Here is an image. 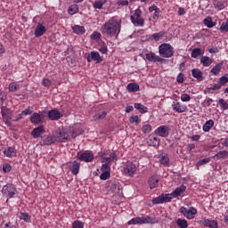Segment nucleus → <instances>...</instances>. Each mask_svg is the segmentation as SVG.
<instances>
[{
	"mask_svg": "<svg viewBox=\"0 0 228 228\" xmlns=\"http://www.w3.org/2000/svg\"><path fill=\"white\" fill-rule=\"evenodd\" d=\"M215 158H216L217 159H223L224 158H228V151L225 150L221 151L215 155Z\"/></svg>",
	"mask_w": 228,
	"mask_h": 228,
	"instance_id": "nucleus-42",
	"label": "nucleus"
},
{
	"mask_svg": "<svg viewBox=\"0 0 228 228\" xmlns=\"http://www.w3.org/2000/svg\"><path fill=\"white\" fill-rule=\"evenodd\" d=\"M160 165H164L165 167H168L170 165V159H168V156L162 155L159 159Z\"/></svg>",
	"mask_w": 228,
	"mask_h": 228,
	"instance_id": "nucleus-38",
	"label": "nucleus"
},
{
	"mask_svg": "<svg viewBox=\"0 0 228 228\" xmlns=\"http://www.w3.org/2000/svg\"><path fill=\"white\" fill-rule=\"evenodd\" d=\"M101 170L102 172H111V167H110V164L106 162L105 164L102 165Z\"/></svg>",
	"mask_w": 228,
	"mask_h": 228,
	"instance_id": "nucleus-54",
	"label": "nucleus"
},
{
	"mask_svg": "<svg viewBox=\"0 0 228 228\" xmlns=\"http://www.w3.org/2000/svg\"><path fill=\"white\" fill-rule=\"evenodd\" d=\"M138 120H139L138 116H132L129 118L130 124H134V122H138Z\"/></svg>",
	"mask_w": 228,
	"mask_h": 228,
	"instance_id": "nucleus-62",
	"label": "nucleus"
},
{
	"mask_svg": "<svg viewBox=\"0 0 228 228\" xmlns=\"http://www.w3.org/2000/svg\"><path fill=\"white\" fill-rule=\"evenodd\" d=\"M128 92H138L140 90V86L136 83H130L126 86Z\"/></svg>",
	"mask_w": 228,
	"mask_h": 228,
	"instance_id": "nucleus-36",
	"label": "nucleus"
},
{
	"mask_svg": "<svg viewBox=\"0 0 228 228\" xmlns=\"http://www.w3.org/2000/svg\"><path fill=\"white\" fill-rule=\"evenodd\" d=\"M219 29H220V31H222V33H227V31H228V20L225 22L222 23Z\"/></svg>",
	"mask_w": 228,
	"mask_h": 228,
	"instance_id": "nucleus-49",
	"label": "nucleus"
},
{
	"mask_svg": "<svg viewBox=\"0 0 228 228\" xmlns=\"http://www.w3.org/2000/svg\"><path fill=\"white\" fill-rule=\"evenodd\" d=\"M42 85H43V86H51V85H53V83L51 82V80L49 78H44L42 81Z\"/></svg>",
	"mask_w": 228,
	"mask_h": 228,
	"instance_id": "nucleus-57",
	"label": "nucleus"
},
{
	"mask_svg": "<svg viewBox=\"0 0 228 228\" xmlns=\"http://www.w3.org/2000/svg\"><path fill=\"white\" fill-rule=\"evenodd\" d=\"M73 33L76 35H85V32L86 31L85 29V27L79 26V25H75L72 27Z\"/></svg>",
	"mask_w": 228,
	"mask_h": 228,
	"instance_id": "nucleus-27",
	"label": "nucleus"
},
{
	"mask_svg": "<svg viewBox=\"0 0 228 228\" xmlns=\"http://www.w3.org/2000/svg\"><path fill=\"white\" fill-rule=\"evenodd\" d=\"M142 131L144 134H147L152 131V126H151V125H144L142 126Z\"/></svg>",
	"mask_w": 228,
	"mask_h": 228,
	"instance_id": "nucleus-50",
	"label": "nucleus"
},
{
	"mask_svg": "<svg viewBox=\"0 0 228 228\" xmlns=\"http://www.w3.org/2000/svg\"><path fill=\"white\" fill-rule=\"evenodd\" d=\"M155 134L162 138H167L170 134V132L168 131V126H160L155 130Z\"/></svg>",
	"mask_w": 228,
	"mask_h": 228,
	"instance_id": "nucleus-12",
	"label": "nucleus"
},
{
	"mask_svg": "<svg viewBox=\"0 0 228 228\" xmlns=\"http://www.w3.org/2000/svg\"><path fill=\"white\" fill-rule=\"evenodd\" d=\"M72 227L73 228H85V224H83V222H81V221H75L72 224Z\"/></svg>",
	"mask_w": 228,
	"mask_h": 228,
	"instance_id": "nucleus-52",
	"label": "nucleus"
},
{
	"mask_svg": "<svg viewBox=\"0 0 228 228\" xmlns=\"http://www.w3.org/2000/svg\"><path fill=\"white\" fill-rule=\"evenodd\" d=\"M46 31L45 26L42 25V23H37L34 35L36 38H40Z\"/></svg>",
	"mask_w": 228,
	"mask_h": 228,
	"instance_id": "nucleus-16",
	"label": "nucleus"
},
{
	"mask_svg": "<svg viewBox=\"0 0 228 228\" xmlns=\"http://www.w3.org/2000/svg\"><path fill=\"white\" fill-rule=\"evenodd\" d=\"M148 183L150 184L151 190H154V188H158V184L159 183V177L158 175H152L149 180Z\"/></svg>",
	"mask_w": 228,
	"mask_h": 228,
	"instance_id": "nucleus-24",
	"label": "nucleus"
},
{
	"mask_svg": "<svg viewBox=\"0 0 228 228\" xmlns=\"http://www.w3.org/2000/svg\"><path fill=\"white\" fill-rule=\"evenodd\" d=\"M47 115H48L49 120H60V118L63 117V114H61V112H60L56 109H53L52 110L48 111Z\"/></svg>",
	"mask_w": 228,
	"mask_h": 228,
	"instance_id": "nucleus-13",
	"label": "nucleus"
},
{
	"mask_svg": "<svg viewBox=\"0 0 228 228\" xmlns=\"http://www.w3.org/2000/svg\"><path fill=\"white\" fill-rule=\"evenodd\" d=\"M176 225L180 228H188V221H186V219L178 218L176 220Z\"/></svg>",
	"mask_w": 228,
	"mask_h": 228,
	"instance_id": "nucleus-37",
	"label": "nucleus"
},
{
	"mask_svg": "<svg viewBox=\"0 0 228 228\" xmlns=\"http://www.w3.org/2000/svg\"><path fill=\"white\" fill-rule=\"evenodd\" d=\"M186 191V185L182 184L180 187H177L174 191L171 192V197H174V199H177V197H181L183 193Z\"/></svg>",
	"mask_w": 228,
	"mask_h": 228,
	"instance_id": "nucleus-19",
	"label": "nucleus"
},
{
	"mask_svg": "<svg viewBox=\"0 0 228 228\" xmlns=\"http://www.w3.org/2000/svg\"><path fill=\"white\" fill-rule=\"evenodd\" d=\"M161 13V10H157L155 11L154 14H153V20H158V19H159V14Z\"/></svg>",
	"mask_w": 228,
	"mask_h": 228,
	"instance_id": "nucleus-61",
	"label": "nucleus"
},
{
	"mask_svg": "<svg viewBox=\"0 0 228 228\" xmlns=\"http://www.w3.org/2000/svg\"><path fill=\"white\" fill-rule=\"evenodd\" d=\"M1 113H2V117L4 120V122H6V124H8V122H10V120H12V110H10V109H8L4 106H2Z\"/></svg>",
	"mask_w": 228,
	"mask_h": 228,
	"instance_id": "nucleus-14",
	"label": "nucleus"
},
{
	"mask_svg": "<svg viewBox=\"0 0 228 228\" xmlns=\"http://www.w3.org/2000/svg\"><path fill=\"white\" fill-rule=\"evenodd\" d=\"M201 224L205 227L208 228H218V222L216 220L203 219Z\"/></svg>",
	"mask_w": 228,
	"mask_h": 228,
	"instance_id": "nucleus-22",
	"label": "nucleus"
},
{
	"mask_svg": "<svg viewBox=\"0 0 228 228\" xmlns=\"http://www.w3.org/2000/svg\"><path fill=\"white\" fill-rule=\"evenodd\" d=\"M125 174H129V175H132V174H134L136 172V165H134L133 162H127L126 167L124 168Z\"/></svg>",
	"mask_w": 228,
	"mask_h": 228,
	"instance_id": "nucleus-23",
	"label": "nucleus"
},
{
	"mask_svg": "<svg viewBox=\"0 0 228 228\" xmlns=\"http://www.w3.org/2000/svg\"><path fill=\"white\" fill-rule=\"evenodd\" d=\"M106 115H108V112L102 111V113L95 114L93 118L95 121L102 120L106 118Z\"/></svg>",
	"mask_w": 228,
	"mask_h": 228,
	"instance_id": "nucleus-40",
	"label": "nucleus"
},
{
	"mask_svg": "<svg viewBox=\"0 0 228 228\" xmlns=\"http://www.w3.org/2000/svg\"><path fill=\"white\" fill-rule=\"evenodd\" d=\"M97 38H101V34L97 31H94L92 35H91V40H97Z\"/></svg>",
	"mask_w": 228,
	"mask_h": 228,
	"instance_id": "nucleus-58",
	"label": "nucleus"
},
{
	"mask_svg": "<svg viewBox=\"0 0 228 228\" xmlns=\"http://www.w3.org/2000/svg\"><path fill=\"white\" fill-rule=\"evenodd\" d=\"M120 20L112 18L101 28V32L109 37H115L120 33Z\"/></svg>",
	"mask_w": 228,
	"mask_h": 228,
	"instance_id": "nucleus-1",
	"label": "nucleus"
},
{
	"mask_svg": "<svg viewBox=\"0 0 228 228\" xmlns=\"http://www.w3.org/2000/svg\"><path fill=\"white\" fill-rule=\"evenodd\" d=\"M172 109L175 113H184L188 110V107L185 104H181L179 102H173Z\"/></svg>",
	"mask_w": 228,
	"mask_h": 228,
	"instance_id": "nucleus-11",
	"label": "nucleus"
},
{
	"mask_svg": "<svg viewBox=\"0 0 228 228\" xmlns=\"http://www.w3.org/2000/svg\"><path fill=\"white\" fill-rule=\"evenodd\" d=\"M200 63H202L203 67H209L211 63H213V59L208 57V56H202L200 58Z\"/></svg>",
	"mask_w": 228,
	"mask_h": 228,
	"instance_id": "nucleus-29",
	"label": "nucleus"
},
{
	"mask_svg": "<svg viewBox=\"0 0 228 228\" xmlns=\"http://www.w3.org/2000/svg\"><path fill=\"white\" fill-rule=\"evenodd\" d=\"M208 53H210V54H216V53H218V47L209 48Z\"/></svg>",
	"mask_w": 228,
	"mask_h": 228,
	"instance_id": "nucleus-64",
	"label": "nucleus"
},
{
	"mask_svg": "<svg viewBox=\"0 0 228 228\" xmlns=\"http://www.w3.org/2000/svg\"><path fill=\"white\" fill-rule=\"evenodd\" d=\"M86 58L88 63H91V61H95V63H102V61H104V57L101 56L99 52L95 51L86 53Z\"/></svg>",
	"mask_w": 228,
	"mask_h": 228,
	"instance_id": "nucleus-7",
	"label": "nucleus"
},
{
	"mask_svg": "<svg viewBox=\"0 0 228 228\" xmlns=\"http://www.w3.org/2000/svg\"><path fill=\"white\" fill-rule=\"evenodd\" d=\"M218 104L222 108V110H228V103L223 98L218 100Z\"/></svg>",
	"mask_w": 228,
	"mask_h": 228,
	"instance_id": "nucleus-47",
	"label": "nucleus"
},
{
	"mask_svg": "<svg viewBox=\"0 0 228 228\" xmlns=\"http://www.w3.org/2000/svg\"><path fill=\"white\" fill-rule=\"evenodd\" d=\"M12 170V166H10V164H5L3 166V172H4V174H7V172H10Z\"/></svg>",
	"mask_w": 228,
	"mask_h": 228,
	"instance_id": "nucleus-59",
	"label": "nucleus"
},
{
	"mask_svg": "<svg viewBox=\"0 0 228 228\" xmlns=\"http://www.w3.org/2000/svg\"><path fill=\"white\" fill-rule=\"evenodd\" d=\"M30 122L32 124H35V126H38V124H40V122H42V116L37 112H34L30 116Z\"/></svg>",
	"mask_w": 228,
	"mask_h": 228,
	"instance_id": "nucleus-25",
	"label": "nucleus"
},
{
	"mask_svg": "<svg viewBox=\"0 0 228 228\" xmlns=\"http://www.w3.org/2000/svg\"><path fill=\"white\" fill-rule=\"evenodd\" d=\"M222 67H224V63H218L216 64L212 69L211 74H214V76H218L220 74V70H222Z\"/></svg>",
	"mask_w": 228,
	"mask_h": 228,
	"instance_id": "nucleus-35",
	"label": "nucleus"
},
{
	"mask_svg": "<svg viewBox=\"0 0 228 228\" xmlns=\"http://www.w3.org/2000/svg\"><path fill=\"white\" fill-rule=\"evenodd\" d=\"M176 81L177 83H179L180 85L184 83V74L183 73H179L177 77H176Z\"/></svg>",
	"mask_w": 228,
	"mask_h": 228,
	"instance_id": "nucleus-56",
	"label": "nucleus"
},
{
	"mask_svg": "<svg viewBox=\"0 0 228 228\" xmlns=\"http://www.w3.org/2000/svg\"><path fill=\"white\" fill-rule=\"evenodd\" d=\"M156 218H152L151 216H142V217H134L130 221H128V225H142L143 224H156Z\"/></svg>",
	"mask_w": 228,
	"mask_h": 228,
	"instance_id": "nucleus-4",
	"label": "nucleus"
},
{
	"mask_svg": "<svg viewBox=\"0 0 228 228\" xmlns=\"http://www.w3.org/2000/svg\"><path fill=\"white\" fill-rule=\"evenodd\" d=\"M209 161H211V158H205L203 159H200L197 162L196 167L199 168V167H202V165H207V163H209Z\"/></svg>",
	"mask_w": 228,
	"mask_h": 228,
	"instance_id": "nucleus-45",
	"label": "nucleus"
},
{
	"mask_svg": "<svg viewBox=\"0 0 228 228\" xmlns=\"http://www.w3.org/2000/svg\"><path fill=\"white\" fill-rule=\"evenodd\" d=\"M17 193H19V191H17V187H15L13 183H7L6 185L3 186L2 195H4V197H6L7 202L8 200H10V199H13V197H15Z\"/></svg>",
	"mask_w": 228,
	"mask_h": 228,
	"instance_id": "nucleus-3",
	"label": "nucleus"
},
{
	"mask_svg": "<svg viewBox=\"0 0 228 228\" xmlns=\"http://www.w3.org/2000/svg\"><path fill=\"white\" fill-rule=\"evenodd\" d=\"M181 101L183 102H188L191 101V97L188 94H183L181 95Z\"/></svg>",
	"mask_w": 228,
	"mask_h": 228,
	"instance_id": "nucleus-51",
	"label": "nucleus"
},
{
	"mask_svg": "<svg viewBox=\"0 0 228 228\" xmlns=\"http://www.w3.org/2000/svg\"><path fill=\"white\" fill-rule=\"evenodd\" d=\"M77 158L79 159V161H84L85 163H92L94 161V153L89 151H86L84 152H77Z\"/></svg>",
	"mask_w": 228,
	"mask_h": 228,
	"instance_id": "nucleus-8",
	"label": "nucleus"
},
{
	"mask_svg": "<svg viewBox=\"0 0 228 228\" xmlns=\"http://www.w3.org/2000/svg\"><path fill=\"white\" fill-rule=\"evenodd\" d=\"M179 211L189 220H192V218H195V215H197V208L193 207H191L189 209L186 207H181Z\"/></svg>",
	"mask_w": 228,
	"mask_h": 228,
	"instance_id": "nucleus-9",
	"label": "nucleus"
},
{
	"mask_svg": "<svg viewBox=\"0 0 228 228\" xmlns=\"http://www.w3.org/2000/svg\"><path fill=\"white\" fill-rule=\"evenodd\" d=\"M77 12H79V5H77V4H71L68 9V13L69 15H76Z\"/></svg>",
	"mask_w": 228,
	"mask_h": 228,
	"instance_id": "nucleus-31",
	"label": "nucleus"
},
{
	"mask_svg": "<svg viewBox=\"0 0 228 228\" xmlns=\"http://www.w3.org/2000/svg\"><path fill=\"white\" fill-rule=\"evenodd\" d=\"M165 37V32H158L151 35V38L155 40V42H158L159 38H163Z\"/></svg>",
	"mask_w": 228,
	"mask_h": 228,
	"instance_id": "nucleus-44",
	"label": "nucleus"
},
{
	"mask_svg": "<svg viewBox=\"0 0 228 228\" xmlns=\"http://www.w3.org/2000/svg\"><path fill=\"white\" fill-rule=\"evenodd\" d=\"M79 168H81V163L77 160H74L71 165H69V170L73 175H77L79 174Z\"/></svg>",
	"mask_w": 228,
	"mask_h": 228,
	"instance_id": "nucleus-17",
	"label": "nucleus"
},
{
	"mask_svg": "<svg viewBox=\"0 0 228 228\" xmlns=\"http://www.w3.org/2000/svg\"><path fill=\"white\" fill-rule=\"evenodd\" d=\"M110 177H111V175L108 171H102V174L100 175V179H102V181H106L110 179Z\"/></svg>",
	"mask_w": 228,
	"mask_h": 228,
	"instance_id": "nucleus-48",
	"label": "nucleus"
},
{
	"mask_svg": "<svg viewBox=\"0 0 228 228\" xmlns=\"http://www.w3.org/2000/svg\"><path fill=\"white\" fill-rule=\"evenodd\" d=\"M43 133H45V128H44V126H40L31 131V136L33 138H40Z\"/></svg>",
	"mask_w": 228,
	"mask_h": 228,
	"instance_id": "nucleus-21",
	"label": "nucleus"
},
{
	"mask_svg": "<svg viewBox=\"0 0 228 228\" xmlns=\"http://www.w3.org/2000/svg\"><path fill=\"white\" fill-rule=\"evenodd\" d=\"M117 4H118V6H128L129 1H127V0L118 1Z\"/></svg>",
	"mask_w": 228,
	"mask_h": 228,
	"instance_id": "nucleus-60",
	"label": "nucleus"
},
{
	"mask_svg": "<svg viewBox=\"0 0 228 228\" xmlns=\"http://www.w3.org/2000/svg\"><path fill=\"white\" fill-rule=\"evenodd\" d=\"M106 1L107 0H96L94 1V3L93 4V7L95 10H102V6H104V4H106Z\"/></svg>",
	"mask_w": 228,
	"mask_h": 228,
	"instance_id": "nucleus-30",
	"label": "nucleus"
},
{
	"mask_svg": "<svg viewBox=\"0 0 228 228\" xmlns=\"http://www.w3.org/2000/svg\"><path fill=\"white\" fill-rule=\"evenodd\" d=\"M213 126H215V121H213V119H209L206 121V123L203 125V131L205 133H209Z\"/></svg>",
	"mask_w": 228,
	"mask_h": 228,
	"instance_id": "nucleus-28",
	"label": "nucleus"
},
{
	"mask_svg": "<svg viewBox=\"0 0 228 228\" xmlns=\"http://www.w3.org/2000/svg\"><path fill=\"white\" fill-rule=\"evenodd\" d=\"M203 24H205L207 28H215V26H216V23L213 22V18L209 16L204 19Z\"/></svg>",
	"mask_w": 228,
	"mask_h": 228,
	"instance_id": "nucleus-32",
	"label": "nucleus"
},
{
	"mask_svg": "<svg viewBox=\"0 0 228 228\" xmlns=\"http://www.w3.org/2000/svg\"><path fill=\"white\" fill-rule=\"evenodd\" d=\"M4 154L6 158H15L17 156V150L12 146H8L4 150Z\"/></svg>",
	"mask_w": 228,
	"mask_h": 228,
	"instance_id": "nucleus-20",
	"label": "nucleus"
},
{
	"mask_svg": "<svg viewBox=\"0 0 228 228\" xmlns=\"http://www.w3.org/2000/svg\"><path fill=\"white\" fill-rule=\"evenodd\" d=\"M99 51L102 53V54H107L108 53V46L103 43L100 48Z\"/></svg>",
	"mask_w": 228,
	"mask_h": 228,
	"instance_id": "nucleus-55",
	"label": "nucleus"
},
{
	"mask_svg": "<svg viewBox=\"0 0 228 228\" xmlns=\"http://www.w3.org/2000/svg\"><path fill=\"white\" fill-rule=\"evenodd\" d=\"M191 74H192V77L195 78V79H198V81H202L204 79V77L203 76V73L200 69H193L191 70Z\"/></svg>",
	"mask_w": 228,
	"mask_h": 228,
	"instance_id": "nucleus-26",
	"label": "nucleus"
},
{
	"mask_svg": "<svg viewBox=\"0 0 228 228\" xmlns=\"http://www.w3.org/2000/svg\"><path fill=\"white\" fill-rule=\"evenodd\" d=\"M115 158H117V153L112 152L110 154V157H104L103 159H104L105 163L110 165V163H111V161H113L115 159Z\"/></svg>",
	"mask_w": 228,
	"mask_h": 228,
	"instance_id": "nucleus-43",
	"label": "nucleus"
},
{
	"mask_svg": "<svg viewBox=\"0 0 228 228\" xmlns=\"http://www.w3.org/2000/svg\"><path fill=\"white\" fill-rule=\"evenodd\" d=\"M146 60H148V61H151L153 63H156L157 61H159V63H162V61H165V59L156 55V53H154L152 52L146 53Z\"/></svg>",
	"mask_w": 228,
	"mask_h": 228,
	"instance_id": "nucleus-15",
	"label": "nucleus"
},
{
	"mask_svg": "<svg viewBox=\"0 0 228 228\" xmlns=\"http://www.w3.org/2000/svg\"><path fill=\"white\" fill-rule=\"evenodd\" d=\"M159 54L161 58H172L174 56V46L164 43L159 46Z\"/></svg>",
	"mask_w": 228,
	"mask_h": 228,
	"instance_id": "nucleus-2",
	"label": "nucleus"
},
{
	"mask_svg": "<svg viewBox=\"0 0 228 228\" xmlns=\"http://www.w3.org/2000/svg\"><path fill=\"white\" fill-rule=\"evenodd\" d=\"M204 54V52L201 48H194L191 51V58H199V56H202Z\"/></svg>",
	"mask_w": 228,
	"mask_h": 228,
	"instance_id": "nucleus-33",
	"label": "nucleus"
},
{
	"mask_svg": "<svg viewBox=\"0 0 228 228\" xmlns=\"http://www.w3.org/2000/svg\"><path fill=\"white\" fill-rule=\"evenodd\" d=\"M134 108L138 110L141 113H147L149 111V109L145 107V105H142V103H134Z\"/></svg>",
	"mask_w": 228,
	"mask_h": 228,
	"instance_id": "nucleus-34",
	"label": "nucleus"
},
{
	"mask_svg": "<svg viewBox=\"0 0 228 228\" xmlns=\"http://www.w3.org/2000/svg\"><path fill=\"white\" fill-rule=\"evenodd\" d=\"M131 22L135 26H140L143 28L145 25V20L142 18V10L136 9L134 13L130 17Z\"/></svg>",
	"mask_w": 228,
	"mask_h": 228,
	"instance_id": "nucleus-6",
	"label": "nucleus"
},
{
	"mask_svg": "<svg viewBox=\"0 0 228 228\" xmlns=\"http://www.w3.org/2000/svg\"><path fill=\"white\" fill-rule=\"evenodd\" d=\"M53 138L55 142H68V140L70 138V131L57 130L53 133Z\"/></svg>",
	"mask_w": 228,
	"mask_h": 228,
	"instance_id": "nucleus-5",
	"label": "nucleus"
},
{
	"mask_svg": "<svg viewBox=\"0 0 228 228\" xmlns=\"http://www.w3.org/2000/svg\"><path fill=\"white\" fill-rule=\"evenodd\" d=\"M20 219L24 220V222H27V224L31 223V216H29V214L28 213H20Z\"/></svg>",
	"mask_w": 228,
	"mask_h": 228,
	"instance_id": "nucleus-41",
	"label": "nucleus"
},
{
	"mask_svg": "<svg viewBox=\"0 0 228 228\" xmlns=\"http://www.w3.org/2000/svg\"><path fill=\"white\" fill-rule=\"evenodd\" d=\"M219 85H221V86H224V85H227L228 83V77L226 76H223L219 78L218 81Z\"/></svg>",
	"mask_w": 228,
	"mask_h": 228,
	"instance_id": "nucleus-53",
	"label": "nucleus"
},
{
	"mask_svg": "<svg viewBox=\"0 0 228 228\" xmlns=\"http://www.w3.org/2000/svg\"><path fill=\"white\" fill-rule=\"evenodd\" d=\"M149 143L151 147H158L159 145V138L150 136Z\"/></svg>",
	"mask_w": 228,
	"mask_h": 228,
	"instance_id": "nucleus-39",
	"label": "nucleus"
},
{
	"mask_svg": "<svg viewBox=\"0 0 228 228\" xmlns=\"http://www.w3.org/2000/svg\"><path fill=\"white\" fill-rule=\"evenodd\" d=\"M8 88H9V92H17V90L20 88V86H19V84H16V83H11Z\"/></svg>",
	"mask_w": 228,
	"mask_h": 228,
	"instance_id": "nucleus-46",
	"label": "nucleus"
},
{
	"mask_svg": "<svg viewBox=\"0 0 228 228\" xmlns=\"http://www.w3.org/2000/svg\"><path fill=\"white\" fill-rule=\"evenodd\" d=\"M152 204H166L167 202H172V197L170 194H161L151 200Z\"/></svg>",
	"mask_w": 228,
	"mask_h": 228,
	"instance_id": "nucleus-10",
	"label": "nucleus"
},
{
	"mask_svg": "<svg viewBox=\"0 0 228 228\" xmlns=\"http://www.w3.org/2000/svg\"><path fill=\"white\" fill-rule=\"evenodd\" d=\"M213 102V99L211 98H208L203 102V104H205V106H211V103Z\"/></svg>",
	"mask_w": 228,
	"mask_h": 228,
	"instance_id": "nucleus-63",
	"label": "nucleus"
},
{
	"mask_svg": "<svg viewBox=\"0 0 228 228\" xmlns=\"http://www.w3.org/2000/svg\"><path fill=\"white\" fill-rule=\"evenodd\" d=\"M54 143V137L51 135H44L41 137L39 144L44 147V145H53Z\"/></svg>",
	"mask_w": 228,
	"mask_h": 228,
	"instance_id": "nucleus-18",
	"label": "nucleus"
}]
</instances>
